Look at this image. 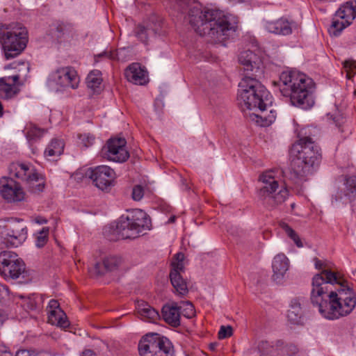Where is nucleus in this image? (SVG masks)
Wrapping results in <instances>:
<instances>
[{
  "label": "nucleus",
  "mask_w": 356,
  "mask_h": 356,
  "mask_svg": "<svg viewBox=\"0 0 356 356\" xmlns=\"http://www.w3.org/2000/svg\"><path fill=\"white\" fill-rule=\"evenodd\" d=\"M238 61L245 72L238 91L242 109L259 111L250 113V120L261 127L270 126L275 120L276 112L273 109L266 111L267 105L271 102L270 93L257 79L264 73L262 60L257 54L247 50L240 54Z\"/></svg>",
  "instance_id": "obj_1"
},
{
  "label": "nucleus",
  "mask_w": 356,
  "mask_h": 356,
  "mask_svg": "<svg viewBox=\"0 0 356 356\" xmlns=\"http://www.w3.org/2000/svg\"><path fill=\"white\" fill-rule=\"evenodd\" d=\"M178 13L184 15L195 31L200 35H208L216 41H222L234 33L238 18L232 14H225L214 9H202L198 5H187L179 1Z\"/></svg>",
  "instance_id": "obj_2"
},
{
  "label": "nucleus",
  "mask_w": 356,
  "mask_h": 356,
  "mask_svg": "<svg viewBox=\"0 0 356 356\" xmlns=\"http://www.w3.org/2000/svg\"><path fill=\"white\" fill-rule=\"evenodd\" d=\"M335 291H329L323 278L317 275L314 280L311 300L321 314L334 320L350 314L356 306V294L343 278L335 283Z\"/></svg>",
  "instance_id": "obj_3"
},
{
  "label": "nucleus",
  "mask_w": 356,
  "mask_h": 356,
  "mask_svg": "<svg viewBox=\"0 0 356 356\" xmlns=\"http://www.w3.org/2000/svg\"><path fill=\"white\" fill-rule=\"evenodd\" d=\"M291 179L302 181L318 169L321 161V149L309 136L300 138L291 149Z\"/></svg>",
  "instance_id": "obj_4"
},
{
  "label": "nucleus",
  "mask_w": 356,
  "mask_h": 356,
  "mask_svg": "<svg viewBox=\"0 0 356 356\" xmlns=\"http://www.w3.org/2000/svg\"><path fill=\"white\" fill-rule=\"evenodd\" d=\"M281 93L289 97L291 104L302 109L311 108L315 102V83L305 74L296 70L283 72L280 76Z\"/></svg>",
  "instance_id": "obj_5"
},
{
  "label": "nucleus",
  "mask_w": 356,
  "mask_h": 356,
  "mask_svg": "<svg viewBox=\"0 0 356 356\" xmlns=\"http://www.w3.org/2000/svg\"><path fill=\"white\" fill-rule=\"evenodd\" d=\"M152 228L149 216L142 209H134L126 217H121L113 230L116 239H134Z\"/></svg>",
  "instance_id": "obj_6"
},
{
  "label": "nucleus",
  "mask_w": 356,
  "mask_h": 356,
  "mask_svg": "<svg viewBox=\"0 0 356 356\" xmlns=\"http://www.w3.org/2000/svg\"><path fill=\"white\" fill-rule=\"evenodd\" d=\"M0 40L6 60L19 56L28 42V31L19 23L5 24L0 29Z\"/></svg>",
  "instance_id": "obj_7"
},
{
  "label": "nucleus",
  "mask_w": 356,
  "mask_h": 356,
  "mask_svg": "<svg viewBox=\"0 0 356 356\" xmlns=\"http://www.w3.org/2000/svg\"><path fill=\"white\" fill-rule=\"evenodd\" d=\"M259 181L263 186L258 191V196L265 205L275 207L287 199L289 191L284 183L275 176L274 171L263 172Z\"/></svg>",
  "instance_id": "obj_8"
},
{
  "label": "nucleus",
  "mask_w": 356,
  "mask_h": 356,
  "mask_svg": "<svg viewBox=\"0 0 356 356\" xmlns=\"http://www.w3.org/2000/svg\"><path fill=\"white\" fill-rule=\"evenodd\" d=\"M140 356H172L171 342L158 334H146L138 343Z\"/></svg>",
  "instance_id": "obj_9"
},
{
  "label": "nucleus",
  "mask_w": 356,
  "mask_h": 356,
  "mask_svg": "<svg viewBox=\"0 0 356 356\" xmlns=\"http://www.w3.org/2000/svg\"><path fill=\"white\" fill-rule=\"evenodd\" d=\"M25 272V264L12 251L0 253V274L6 280L18 279Z\"/></svg>",
  "instance_id": "obj_10"
},
{
  "label": "nucleus",
  "mask_w": 356,
  "mask_h": 356,
  "mask_svg": "<svg viewBox=\"0 0 356 356\" xmlns=\"http://www.w3.org/2000/svg\"><path fill=\"white\" fill-rule=\"evenodd\" d=\"M79 76L75 69L67 66L55 70L51 74L49 84L50 87H53L55 84L56 90L58 91L68 88L76 89L79 86Z\"/></svg>",
  "instance_id": "obj_11"
},
{
  "label": "nucleus",
  "mask_w": 356,
  "mask_h": 356,
  "mask_svg": "<svg viewBox=\"0 0 356 356\" xmlns=\"http://www.w3.org/2000/svg\"><path fill=\"white\" fill-rule=\"evenodd\" d=\"M86 176L90 178L98 188L106 191L113 185L115 172L107 165H99L95 168H89L86 172Z\"/></svg>",
  "instance_id": "obj_12"
},
{
  "label": "nucleus",
  "mask_w": 356,
  "mask_h": 356,
  "mask_svg": "<svg viewBox=\"0 0 356 356\" xmlns=\"http://www.w3.org/2000/svg\"><path fill=\"white\" fill-rule=\"evenodd\" d=\"M261 354L269 356H297L298 348L292 343H284L281 340L273 342L262 341L259 343Z\"/></svg>",
  "instance_id": "obj_13"
},
{
  "label": "nucleus",
  "mask_w": 356,
  "mask_h": 356,
  "mask_svg": "<svg viewBox=\"0 0 356 356\" xmlns=\"http://www.w3.org/2000/svg\"><path fill=\"white\" fill-rule=\"evenodd\" d=\"M28 230L22 220L15 219L11 224L6 225L1 232V237L6 240V245L18 246L27 238Z\"/></svg>",
  "instance_id": "obj_14"
},
{
  "label": "nucleus",
  "mask_w": 356,
  "mask_h": 356,
  "mask_svg": "<svg viewBox=\"0 0 356 356\" xmlns=\"http://www.w3.org/2000/svg\"><path fill=\"white\" fill-rule=\"evenodd\" d=\"M126 144L125 139L122 138L109 139L103 147L102 154L109 161L119 163L124 162L129 157Z\"/></svg>",
  "instance_id": "obj_15"
},
{
  "label": "nucleus",
  "mask_w": 356,
  "mask_h": 356,
  "mask_svg": "<svg viewBox=\"0 0 356 356\" xmlns=\"http://www.w3.org/2000/svg\"><path fill=\"white\" fill-rule=\"evenodd\" d=\"M15 176L29 184L32 191L34 193L42 192L44 188L42 178L40 177L35 169L30 165L17 163L15 165Z\"/></svg>",
  "instance_id": "obj_16"
},
{
  "label": "nucleus",
  "mask_w": 356,
  "mask_h": 356,
  "mask_svg": "<svg viewBox=\"0 0 356 356\" xmlns=\"http://www.w3.org/2000/svg\"><path fill=\"white\" fill-rule=\"evenodd\" d=\"M184 254L182 252L177 253L172 261V270L170 273V278L172 285L176 292L179 295H185L188 292V288L186 282L181 275L184 271Z\"/></svg>",
  "instance_id": "obj_17"
},
{
  "label": "nucleus",
  "mask_w": 356,
  "mask_h": 356,
  "mask_svg": "<svg viewBox=\"0 0 356 356\" xmlns=\"http://www.w3.org/2000/svg\"><path fill=\"white\" fill-rule=\"evenodd\" d=\"M356 199V175H346L343 187L339 188L332 196V202L350 203Z\"/></svg>",
  "instance_id": "obj_18"
},
{
  "label": "nucleus",
  "mask_w": 356,
  "mask_h": 356,
  "mask_svg": "<svg viewBox=\"0 0 356 356\" xmlns=\"http://www.w3.org/2000/svg\"><path fill=\"white\" fill-rule=\"evenodd\" d=\"M0 193L8 202H21L25 197L20 185L13 179L3 178L0 181Z\"/></svg>",
  "instance_id": "obj_19"
},
{
  "label": "nucleus",
  "mask_w": 356,
  "mask_h": 356,
  "mask_svg": "<svg viewBox=\"0 0 356 356\" xmlns=\"http://www.w3.org/2000/svg\"><path fill=\"white\" fill-rule=\"evenodd\" d=\"M314 262L315 268L321 271L319 273L316 274L312 279V289H314V280L317 275L323 278V282L326 283V287H328L329 284L334 285L335 283L340 282V280L343 278L339 273L332 270L327 262L320 260L316 257L314 259Z\"/></svg>",
  "instance_id": "obj_20"
},
{
  "label": "nucleus",
  "mask_w": 356,
  "mask_h": 356,
  "mask_svg": "<svg viewBox=\"0 0 356 356\" xmlns=\"http://www.w3.org/2000/svg\"><path fill=\"white\" fill-rule=\"evenodd\" d=\"M47 311L48 314V322L49 323L62 328H66L69 326L67 316L60 309L58 300L54 299L49 300L47 307Z\"/></svg>",
  "instance_id": "obj_21"
},
{
  "label": "nucleus",
  "mask_w": 356,
  "mask_h": 356,
  "mask_svg": "<svg viewBox=\"0 0 356 356\" xmlns=\"http://www.w3.org/2000/svg\"><path fill=\"white\" fill-rule=\"evenodd\" d=\"M161 23L156 22H145L138 24L134 29L135 36L143 43L147 44L149 37L160 33Z\"/></svg>",
  "instance_id": "obj_22"
},
{
  "label": "nucleus",
  "mask_w": 356,
  "mask_h": 356,
  "mask_svg": "<svg viewBox=\"0 0 356 356\" xmlns=\"http://www.w3.org/2000/svg\"><path fill=\"white\" fill-rule=\"evenodd\" d=\"M19 77V74H15L0 78V96L2 98H12L19 92L17 85H19L18 83Z\"/></svg>",
  "instance_id": "obj_23"
},
{
  "label": "nucleus",
  "mask_w": 356,
  "mask_h": 356,
  "mask_svg": "<svg viewBox=\"0 0 356 356\" xmlns=\"http://www.w3.org/2000/svg\"><path fill=\"white\" fill-rule=\"evenodd\" d=\"M127 80L136 85H144L147 82V71L137 63L131 64L125 70Z\"/></svg>",
  "instance_id": "obj_24"
},
{
  "label": "nucleus",
  "mask_w": 356,
  "mask_h": 356,
  "mask_svg": "<svg viewBox=\"0 0 356 356\" xmlns=\"http://www.w3.org/2000/svg\"><path fill=\"white\" fill-rule=\"evenodd\" d=\"M289 261L286 256L284 254H277L273 260V279L276 282H280L286 271L289 270Z\"/></svg>",
  "instance_id": "obj_25"
},
{
  "label": "nucleus",
  "mask_w": 356,
  "mask_h": 356,
  "mask_svg": "<svg viewBox=\"0 0 356 356\" xmlns=\"http://www.w3.org/2000/svg\"><path fill=\"white\" fill-rule=\"evenodd\" d=\"M122 258L116 255L106 257L102 263L97 262L95 265V273L103 275L108 271H113L118 268L122 264Z\"/></svg>",
  "instance_id": "obj_26"
},
{
  "label": "nucleus",
  "mask_w": 356,
  "mask_h": 356,
  "mask_svg": "<svg viewBox=\"0 0 356 356\" xmlns=\"http://www.w3.org/2000/svg\"><path fill=\"white\" fill-rule=\"evenodd\" d=\"M162 317L170 325L179 326L180 325V311L178 308V303L172 302L164 305L162 308Z\"/></svg>",
  "instance_id": "obj_27"
},
{
  "label": "nucleus",
  "mask_w": 356,
  "mask_h": 356,
  "mask_svg": "<svg viewBox=\"0 0 356 356\" xmlns=\"http://www.w3.org/2000/svg\"><path fill=\"white\" fill-rule=\"evenodd\" d=\"M265 29L270 33L278 35H286L292 33L291 22L283 18L266 22Z\"/></svg>",
  "instance_id": "obj_28"
},
{
  "label": "nucleus",
  "mask_w": 356,
  "mask_h": 356,
  "mask_svg": "<svg viewBox=\"0 0 356 356\" xmlns=\"http://www.w3.org/2000/svg\"><path fill=\"white\" fill-rule=\"evenodd\" d=\"M337 16L343 19L350 24L356 17V1L351 0L343 4L336 12Z\"/></svg>",
  "instance_id": "obj_29"
},
{
  "label": "nucleus",
  "mask_w": 356,
  "mask_h": 356,
  "mask_svg": "<svg viewBox=\"0 0 356 356\" xmlns=\"http://www.w3.org/2000/svg\"><path fill=\"white\" fill-rule=\"evenodd\" d=\"M138 313L143 319L149 322L155 323L160 318L159 312L146 302L138 304Z\"/></svg>",
  "instance_id": "obj_30"
},
{
  "label": "nucleus",
  "mask_w": 356,
  "mask_h": 356,
  "mask_svg": "<svg viewBox=\"0 0 356 356\" xmlns=\"http://www.w3.org/2000/svg\"><path fill=\"white\" fill-rule=\"evenodd\" d=\"M64 143L62 140L53 139L44 151V156L49 159L61 155L64 149Z\"/></svg>",
  "instance_id": "obj_31"
},
{
  "label": "nucleus",
  "mask_w": 356,
  "mask_h": 356,
  "mask_svg": "<svg viewBox=\"0 0 356 356\" xmlns=\"http://www.w3.org/2000/svg\"><path fill=\"white\" fill-rule=\"evenodd\" d=\"M302 312L300 303L295 300L291 302V308L288 310L287 317L293 324H298L302 318Z\"/></svg>",
  "instance_id": "obj_32"
},
{
  "label": "nucleus",
  "mask_w": 356,
  "mask_h": 356,
  "mask_svg": "<svg viewBox=\"0 0 356 356\" xmlns=\"http://www.w3.org/2000/svg\"><path fill=\"white\" fill-rule=\"evenodd\" d=\"M349 25L350 22L340 18L337 16V14H335L332 19L330 27L329 28V32L332 35L338 36L341 32Z\"/></svg>",
  "instance_id": "obj_33"
},
{
  "label": "nucleus",
  "mask_w": 356,
  "mask_h": 356,
  "mask_svg": "<svg viewBox=\"0 0 356 356\" xmlns=\"http://www.w3.org/2000/svg\"><path fill=\"white\" fill-rule=\"evenodd\" d=\"M102 82V74L99 70L91 71L86 78V83L88 88L95 90Z\"/></svg>",
  "instance_id": "obj_34"
},
{
  "label": "nucleus",
  "mask_w": 356,
  "mask_h": 356,
  "mask_svg": "<svg viewBox=\"0 0 356 356\" xmlns=\"http://www.w3.org/2000/svg\"><path fill=\"white\" fill-rule=\"evenodd\" d=\"M24 131L26 138L29 141H34L39 139L44 133V129H40L32 124H27L25 127Z\"/></svg>",
  "instance_id": "obj_35"
},
{
  "label": "nucleus",
  "mask_w": 356,
  "mask_h": 356,
  "mask_svg": "<svg viewBox=\"0 0 356 356\" xmlns=\"http://www.w3.org/2000/svg\"><path fill=\"white\" fill-rule=\"evenodd\" d=\"M178 308L180 316L182 315L187 318H191L195 314L194 307L190 302H181L179 305L178 304Z\"/></svg>",
  "instance_id": "obj_36"
},
{
  "label": "nucleus",
  "mask_w": 356,
  "mask_h": 356,
  "mask_svg": "<svg viewBox=\"0 0 356 356\" xmlns=\"http://www.w3.org/2000/svg\"><path fill=\"white\" fill-rule=\"evenodd\" d=\"M281 227L284 230L287 236L293 241L297 247H303V244L298 234L290 226L285 222H282L281 224Z\"/></svg>",
  "instance_id": "obj_37"
},
{
  "label": "nucleus",
  "mask_w": 356,
  "mask_h": 356,
  "mask_svg": "<svg viewBox=\"0 0 356 356\" xmlns=\"http://www.w3.org/2000/svg\"><path fill=\"white\" fill-rule=\"evenodd\" d=\"M49 229L47 227H43L36 234L35 245L38 248L44 246L48 241Z\"/></svg>",
  "instance_id": "obj_38"
},
{
  "label": "nucleus",
  "mask_w": 356,
  "mask_h": 356,
  "mask_svg": "<svg viewBox=\"0 0 356 356\" xmlns=\"http://www.w3.org/2000/svg\"><path fill=\"white\" fill-rule=\"evenodd\" d=\"M343 65L346 72V77L350 79L356 74V61L352 59L346 60Z\"/></svg>",
  "instance_id": "obj_39"
},
{
  "label": "nucleus",
  "mask_w": 356,
  "mask_h": 356,
  "mask_svg": "<svg viewBox=\"0 0 356 356\" xmlns=\"http://www.w3.org/2000/svg\"><path fill=\"white\" fill-rule=\"evenodd\" d=\"M70 26L63 23H58L54 26L52 31L56 38H60L65 34L70 33Z\"/></svg>",
  "instance_id": "obj_40"
},
{
  "label": "nucleus",
  "mask_w": 356,
  "mask_h": 356,
  "mask_svg": "<svg viewBox=\"0 0 356 356\" xmlns=\"http://www.w3.org/2000/svg\"><path fill=\"white\" fill-rule=\"evenodd\" d=\"M80 143L86 147L92 146L95 140V137L91 134H83L79 135Z\"/></svg>",
  "instance_id": "obj_41"
},
{
  "label": "nucleus",
  "mask_w": 356,
  "mask_h": 356,
  "mask_svg": "<svg viewBox=\"0 0 356 356\" xmlns=\"http://www.w3.org/2000/svg\"><path fill=\"white\" fill-rule=\"evenodd\" d=\"M232 331L233 330L231 326L222 325L218 332V338L220 339H223L229 337L232 335Z\"/></svg>",
  "instance_id": "obj_42"
},
{
  "label": "nucleus",
  "mask_w": 356,
  "mask_h": 356,
  "mask_svg": "<svg viewBox=\"0 0 356 356\" xmlns=\"http://www.w3.org/2000/svg\"><path fill=\"white\" fill-rule=\"evenodd\" d=\"M143 195H144V191H143V188L141 186L137 185L133 188L132 197L134 200H136V201L140 200L143 198Z\"/></svg>",
  "instance_id": "obj_43"
},
{
  "label": "nucleus",
  "mask_w": 356,
  "mask_h": 356,
  "mask_svg": "<svg viewBox=\"0 0 356 356\" xmlns=\"http://www.w3.org/2000/svg\"><path fill=\"white\" fill-rule=\"evenodd\" d=\"M38 353L33 349H22L19 350L15 356H38Z\"/></svg>",
  "instance_id": "obj_44"
},
{
  "label": "nucleus",
  "mask_w": 356,
  "mask_h": 356,
  "mask_svg": "<svg viewBox=\"0 0 356 356\" xmlns=\"http://www.w3.org/2000/svg\"><path fill=\"white\" fill-rule=\"evenodd\" d=\"M26 302L28 305L27 307L29 309L33 310L36 308L35 302L33 298H29L26 299Z\"/></svg>",
  "instance_id": "obj_45"
},
{
  "label": "nucleus",
  "mask_w": 356,
  "mask_h": 356,
  "mask_svg": "<svg viewBox=\"0 0 356 356\" xmlns=\"http://www.w3.org/2000/svg\"><path fill=\"white\" fill-rule=\"evenodd\" d=\"M0 356H13V355L6 347L2 346L0 348Z\"/></svg>",
  "instance_id": "obj_46"
},
{
  "label": "nucleus",
  "mask_w": 356,
  "mask_h": 356,
  "mask_svg": "<svg viewBox=\"0 0 356 356\" xmlns=\"http://www.w3.org/2000/svg\"><path fill=\"white\" fill-rule=\"evenodd\" d=\"M33 221L39 225L46 224L47 222V220L43 217L38 216L33 219Z\"/></svg>",
  "instance_id": "obj_47"
},
{
  "label": "nucleus",
  "mask_w": 356,
  "mask_h": 356,
  "mask_svg": "<svg viewBox=\"0 0 356 356\" xmlns=\"http://www.w3.org/2000/svg\"><path fill=\"white\" fill-rule=\"evenodd\" d=\"M82 356H96V354L91 350H86L83 352Z\"/></svg>",
  "instance_id": "obj_48"
},
{
  "label": "nucleus",
  "mask_w": 356,
  "mask_h": 356,
  "mask_svg": "<svg viewBox=\"0 0 356 356\" xmlns=\"http://www.w3.org/2000/svg\"><path fill=\"white\" fill-rule=\"evenodd\" d=\"M218 346L217 343H211L209 344V349L211 350H215Z\"/></svg>",
  "instance_id": "obj_49"
},
{
  "label": "nucleus",
  "mask_w": 356,
  "mask_h": 356,
  "mask_svg": "<svg viewBox=\"0 0 356 356\" xmlns=\"http://www.w3.org/2000/svg\"><path fill=\"white\" fill-rule=\"evenodd\" d=\"M175 219H176V217H175V216H171V217L169 218V220H168V222L169 223H172V222H174L175 221Z\"/></svg>",
  "instance_id": "obj_50"
},
{
  "label": "nucleus",
  "mask_w": 356,
  "mask_h": 356,
  "mask_svg": "<svg viewBox=\"0 0 356 356\" xmlns=\"http://www.w3.org/2000/svg\"><path fill=\"white\" fill-rule=\"evenodd\" d=\"M2 323H3V321H2L1 316L0 315V326L2 325Z\"/></svg>",
  "instance_id": "obj_51"
}]
</instances>
